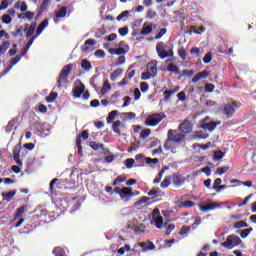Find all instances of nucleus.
<instances>
[{"mask_svg": "<svg viewBox=\"0 0 256 256\" xmlns=\"http://www.w3.org/2000/svg\"><path fill=\"white\" fill-rule=\"evenodd\" d=\"M30 129L38 137H49L51 135V125L47 122L35 121L30 125Z\"/></svg>", "mask_w": 256, "mask_h": 256, "instance_id": "f257e3e1", "label": "nucleus"}, {"mask_svg": "<svg viewBox=\"0 0 256 256\" xmlns=\"http://www.w3.org/2000/svg\"><path fill=\"white\" fill-rule=\"evenodd\" d=\"M185 139V134L179 132V130H168L167 140L164 144V149L169 151L171 149V143H181Z\"/></svg>", "mask_w": 256, "mask_h": 256, "instance_id": "f03ea898", "label": "nucleus"}, {"mask_svg": "<svg viewBox=\"0 0 256 256\" xmlns=\"http://www.w3.org/2000/svg\"><path fill=\"white\" fill-rule=\"evenodd\" d=\"M156 53L161 59H167V57H173V44L167 46L164 42H158L156 44Z\"/></svg>", "mask_w": 256, "mask_h": 256, "instance_id": "7ed1b4c3", "label": "nucleus"}, {"mask_svg": "<svg viewBox=\"0 0 256 256\" xmlns=\"http://www.w3.org/2000/svg\"><path fill=\"white\" fill-rule=\"evenodd\" d=\"M166 118H167V115H165V113L163 112L154 113V114H151L148 117V119H146L145 125L147 127H157V125H159V123H161L162 120Z\"/></svg>", "mask_w": 256, "mask_h": 256, "instance_id": "20e7f679", "label": "nucleus"}, {"mask_svg": "<svg viewBox=\"0 0 256 256\" xmlns=\"http://www.w3.org/2000/svg\"><path fill=\"white\" fill-rule=\"evenodd\" d=\"M235 107H237V102H234L233 104H224L219 107V111L225 115L226 119H231L233 113H235Z\"/></svg>", "mask_w": 256, "mask_h": 256, "instance_id": "39448f33", "label": "nucleus"}, {"mask_svg": "<svg viewBox=\"0 0 256 256\" xmlns=\"http://www.w3.org/2000/svg\"><path fill=\"white\" fill-rule=\"evenodd\" d=\"M178 130L180 133H183L185 137H187V135L193 131V124L189 119H185L182 123L179 124Z\"/></svg>", "mask_w": 256, "mask_h": 256, "instance_id": "423d86ee", "label": "nucleus"}, {"mask_svg": "<svg viewBox=\"0 0 256 256\" xmlns=\"http://www.w3.org/2000/svg\"><path fill=\"white\" fill-rule=\"evenodd\" d=\"M221 204L217 202H211L209 199L206 200L205 205H198V208H200V211L202 212H210L215 211L217 208H220Z\"/></svg>", "mask_w": 256, "mask_h": 256, "instance_id": "0eeeda50", "label": "nucleus"}, {"mask_svg": "<svg viewBox=\"0 0 256 256\" xmlns=\"http://www.w3.org/2000/svg\"><path fill=\"white\" fill-rule=\"evenodd\" d=\"M76 83H78V85L73 87L72 95L75 99H79L81 95L85 93V84H83L81 80H77Z\"/></svg>", "mask_w": 256, "mask_h": 256, "instance_id": "6e6552de", "label": "nucleus"}, {"mask_svg": "<svg viewBox=\"0 0 256 256\" xmlns=\"http://www.w3.org/2000/svg\"><path fill=\"white\" fill-rule=\"evenodd\" d=\"M21 157V143L17 144L13 148V159L19 167H23V161L20 159Z\"/></svg>", "mask_w": 256, "mask_h": 256, "instance_id": "1a4fd4ad", "label": "nucleus"}, {"mask_svg": "<svg viewBox=\"0 0 256 256\" xmlns=\"http://www.w3.org/2000/svg\"><path fill=\"white\" fill-rule=\"evenodd\" d=\"M141 247L142 252H147V251H153L155 250V245L152 241L148 240L146 242H140L138 244H135V248Z\"/></svg>", "mask_w": 256, "mask_h": 256, "instance_id": "9d476101", "label": "nucleus"}, {"mask_svg": "<svg viewBox=\"0 0 256 256\" xmlns=\"http://www.w3.org/2000/svg\"><path fill=\"white\" fill-rule=\"evenodd\" d=\"M47 27H49V19H45L39 24L35 36L32 37H35V39H37V37H39V35H41V33H43V31H45Z\"/></svg>", "mask_w": 256, "mask_h": 256, "instance_id": "9b49d317", "label": "nucleus"}, {"mask_svg": "<svg viewBox=\"0 0 256 256\" xmlns=\"http://www.w3.org/2000/svg\"><path fill=\"white\" fill-rule=\"evenodd\" d=\"M185 183V178L181 174H173L172 175V184L175 187H181Z\"/></svg>", "mask_w": 256, "mask_h": 256, "instance_id": "f8f14e48", "label": "nucleus"}, {"mask_svg": "<svg viewBox=\"0 0 256 256\" xmlns=\"http://www.w3.org/2000/svg\"><path fill=\"white\" fill-rule=\"evenodd\" d=\"M153 33V23L145 22L140 31V35H149Z\"/></svg>", "mask_w": 256, "mask_h": 256, "instance_id": "ddd939ff", "label": "nucleus"}, {"mask_svg": "<svg viewBox=\"0 0 256 256\" xmlns=\"http://www.w3.org/2000/svg\"><path fill=\"white\" fill-rule=\"evenodd\" d=\"M181 202L180 204L178 205L180 208H186V209H189V208H193L196 204H194L193 201L191 200H188L186 198H181Z\"/></svg>", "mask_w": 256, "mask_h": 256, "instance_id": "4468645a", "label": "nucleus"}, {"mask_svg": "<svg viewBox=\"0 0 256 256\" xmlns=\"http://www.w3.org/2000/svg\"><path fill=\"white\" fill-rule=\"evenodd\" d=\"M164 71H168L169 73H174V75H179L181 71L179 70V66L171 63L167 66Z\"/></svg>", "mask_w": 256, "mask_h": 256, "instance_id": "2eb2a0df", "label": "nucleus"}, {"mask_svg": "<svg viewBox=\"0 0 256 256\" xmlns=\"http://www.w3.org/2000/svg\"><path fill=\"white\" fill-rule=\"evenodd\" d=\"M63 83H69V76H63L62 74H59L57 80V88L61 89V87H63Z\"/></svg>", "mask_w": 256, "mask_h": 256, "instance_id": "dca6fc26", "label": "nucleus"}, {"mask_svg": "<svg viewBox=\"0 0 256 256\" xmlns=\"http://www.w3.org/2000/svg\"><path fill=\"white\" fill-rule=\"evenodd\" d=\"M73 71V64H67L63 67V69L60 72V75H63L65 77H69V73Z\"/></svg>", "mask_w": 256, "mask_h": 256, "instance_id": "f3484780", "label": "nucleus"}, {"mask_svg": "<svg viewBox=\"0 0 256 256\" xmlns=\"http://www.w3.org/2000/svg\"><path fill=\"white\" fill-rule=\"evenodd\" d=\"M56 19H61L67 17V7H61L58 11L55 12Z\"/></svg>", "mask_w": 256, "mask_h": 256, "instance_id": "a211bd4d", "label": "nucleus"}, {"mask_svg": "<svg viewBox=\"0 0 256 256\" xmlns=\"http://www.w3.org/2000/svg\"><path fill=\"white\" fill-rule=\"evenodd\" d=\"M84 202L83 198H73L71 201V205L74 207V211L79 210L81 207V203Z\"/></svg>", "mask_w": 256, "mask_h": 256, "instance_id": "6ab92c4d", "label": "nucleus"}, {"mask_svg": "<svg viewBox=\"0 0 256 256\" xmlns=\"http://www.w3.org/2000/svg\"><path fill=\"white\" fill-rule=\"evenodd\" d=\"M80 65L84 71H91V69H93V65H91V62L87 59H82Z\"/></svg>", "mask_w": 256, "mask_h": 256, "instance_id": "aec40b11", "label": "nucleus"}, {"mask_svg": "<svg viewBox=\"0 0 256 256\" xmlns=\"http://www.w3.org/2000/svg\"><path fill=\"white\" fill-rule=\"evenodd\" d=\"M34 42H35V37L30 38L29 41L27 42L25 48L23 49V51L20 53V55L25 57L26 53L29 52V49H31V45H33Z\"/></svg>", "mask_w": 256, "mask_h": 256, "instance_id": "412c9836", "label": "nucleus"}, {"mask_svg": "<svg viewBox=\"0 0 256 256\" xmlns=\"http://www.w3.org/2000/svg\"><path fill=\"white\" fill-rule=\"evenodd\" d=\"M15 9H20V11L22 13H25V11H27L28 9V6H27V2L25 1H22V2H16L15 5H14Z\"/></svg>", "mask_w": 256, "mask_h": 256, "instance_id": "4be33fe9", "label": "nucleus"}, {"mask_svg": "<svg viewBox=\"0 0 256 256\" xmlns=\"http://www.w3.org/2000/svg\"><path fill=\"white\" fill-rule=\"evenodd\" d=\"M127 53H129V45H125V48L123 47H119L115 49V55H127Z\"/></svg>", "mask_w": 256, "mask_h": 256, "instance_id": "5701e85b", "label": "nucleus"}, {"mask_svg": "<svg viewBox=\"0 0 256 256\" xmlns=\"http://www.w3.org/2000/svg\"><path fill=\"white\" fill-rule=\"evenodd\" d=\"M16 123H17V119L13 118L12 120H10L5 128L6 133H11V131L15 129Z\"/></svg>", "mask_w": 256, "mask_h": 256, "instance_id": "b1692460", "label": "nucleus"}, {"mask_svg": "<svg viewBox=\"0 0 256 256\" xmlns=\"http://www.w3.org/2000/svg\"><path fill=\"white\" fill-rule=\"evenodd\" d=\"M28 209L27 205L21 206L20 208H17L16 214H14V219H18L22 216L23 213H25Z\"/></svg>", "mask_w": 256, "mask_h": 256, "instance_id": "393cba45", "label": "nucleus"}, {"mask_svg": "<svg viewBox=\"0 0 256 256\" xmlns=\"http://www.w3.org/2000/svg\"><path fill=\"white\" fill-rule=\"evenodd\" d=\"M11 47V42L5 41L2 45H0V55H5L7 53V49Z\"/></svg>", "mask_w": 256, "mask_h": 256, "instance_id": "a878e982", "label": "nucleus"}, {"mask_svg": "<svg viewBox=\"0 0 256 256\" xmlns=\"http://www.w3.org/2000/svg\"><path fill=\"white\" fill-rule=\"evenodd\" d=\"M224 157H225V152L221 150L214 151L213 161H221V159H223Z\"/></svg>", "mask_w": 256, "mask_h": 256, "instance_id": "bb28decb", "label": "nucleus"}, {"mask_svg": "<svg viewBox=\"0 0 256 256\" xmlns=\"http://www.w3.org/2000/svg\"><path fill=\"white\" fill-rule=\"evenodd\" d=\"M117 115H119V111L118 110H113L111 112H109L108 117H107V123H113V121H115V117H117Z\"/></svg>", "mask_w": 256, "mask_h": 256, "instance_id": "cd10ccee", "label": "nucleus"}, {"mask_svg": "<svg viewBox=\"0 0 256 256\" xmlns=\"http://www.w3.org/2000/svg\"><path fill=\"white\" fill-rule=\"evenodd\" d=\"M119 127H121V121L117 120L113 123L112 129H113L114 133H116L118 135V137H120V135H121V130L119 129Z\"/></svg>", "mask_w": 256, "mask_h": 256, "instance_id": "c85d7f7f", "label": "nucleus"}, {"mask_svg": "<svg viewBox=\"0 0 256 256\" xmlns=\"http://www.w3.org/2000/svg\"><path fill=\"white\" fill-rule=\"evenodd\" d=\"M221 125V121H210L208 122V131L213 132L217 129V126Z\"/></svg>", "mask_w": 256, "mask_h": 256, "instance_id": "c756f323", "label": "nucleus"}, {"mask_svg": "<svg viewBox=\"0 0 256 256\" xmlns=\"http://www.w3.org/2000/svg\"><path fill=\"white\" fill-rule=\"evenodd\" d=\"M123 74V69H116L111 75H110V80L111 81H116L117 77H121Z\"/></svg>", "mask_w": 256, "mask_h": 256, "instance_id": "7c9ffc66", "label": "nucleus"}, {"mask_svg": "<svg viewBox=\"0 0 256 256\" xmlns=\"http://www.w3.org/2000/svg\"><path fill=\"white\" fill-rule=\"evenodd\" d=\"M24 32L26 33V38L31 39V37H33V33H35V30L29 28V24H25Z\"/></svg>", "mask_w": 256, "mask_h": 256, "instance_id": "2f4dec72", "label": "nucleus"}, {"mask_svg": "<svg viewBox=\"0 0 256 256\" xmlns=\"http://www.w3.org/2000/svg\"><path fill=\"white\" fill-rule=\"evenodd\" d=\"M171 185V176H166L164 180L161 182L160 187L162 189H167Z\"/></svg>", "mask_w": 256, "mask_h": 256, "instance_id": "473e14b6", "label": "nucleus"}, {"mask_svg": "<svg viewBox=\"0 0 256 256\" xmlns=\"http://www.w3.org/2000/svg\"><path fill=\"white\" fill-rule=\"evenodd\" d=\"M108 91H111V84L109 82H104L103 87L100 90L101 95H106Z\"/></svg>", "mask_w": 256, "mask_h": 256, "instance_id": "72a5a7b5", "label": "nucleus"}, {"mask_svg": "<svg viewBox=\"0 0 256 256\" xmlns=\"http://www.w3.org/2000/svg\"><path fill=\"white\" fill-rule=\"evenodd\" d=\"M154 223H155V226L158 228V229H162L163 227V217L161 215L159 216H156L154 218Z\"/></svg>", "mask_w": 256, "mask_h": 256, "instance_id": "f704fd0d", "label": "nucleus"}, {"mask_svg": "<svg viewBox=\"0 0 256 256\" xmlns=\"http://www.w3.org/2000/svg\"><path fill=\"white\" fill-rule=\"evenodd\" d=\"M251 232H253V228H252V227H250V228H248V229H243V230L240 232V237H241L242 239H246V238L250 235Z\"/></svg>", "mask_w": 256, "mask_h": 256, "instance_id": "c9c22d12", "label": "nucleus"}, {"mask_svg": "<svg viewBox=\"0 0 256 256\" xmlns=\"http://www.w3.org/2000/svg\"><path fill=\"white\" fill-rule=\"evenodd\" d=\"M121 200L127 202L134 196V193H119Z\"/></svg>", "mask_w": 256, "mask_h": 256, "instance_id": "e433bc0d", "label": "nucleus"}, {"mask_svg": "<svg viewBox=\"0 0 256 256\" xmlns=\"http://www.w3.org/2000/svg\"><path fill=\"white\" fill-rule=\"evenodd\" d=\"M233 227L234 229H240V228L249 227V224L245 221H239V222H235Z\"/></svg>", "mask_w": 256, "mask_h": 256, "instance_id": "4c0bfd02", "label": "nucleus"}, {"mask_svg": "<svg viewBox=\"0 0 256 256\" xmlns=\"http://www.w3.org/2000/svg\"><path fill=\"white\" fill-rule=\"evenodd\" d=\"M124 165L126 166L127 169H133V165H135V159L133 158H128L124 161Z\"/></svg>", "mask_w": 256, "mask_h": 256, "instance_id": "58836bf2", "label": "nucleus"}, {"mask_svg": "<svg viewBox=\"0 0 256 256\" xmlns=\"http://www.w3.org/2000/svg\"><path fill=\"white\" fill-rule=\"evenodd\" d=\"M89 145L93 151H99V149H103V144H99L95 141H91Z\"/></svg>", "mask_w": 256, "mask_h": 256, "instance_id": "ea45409f", "label": "nucleus"}, {"mask_svg": "<svg viewBox=\"0 0 256 256\" xmlns=\"http://www.w3.org/2000/svg\"><path fill=\"white\" fill-rule=\"evenodd\" d=\"M205 93H213L215 91V84L206 83L204 86Z\"/></svg>", "mask_w": 256, "mask_h": 256, "instance_id": "a19ab883", "label": "nucleus"}, {"mask_svg": "<svg viewBox=\"0 0 256 256\" xmlns=\"http://www.w3.org/2000/svg\"><path fill=\"white\" fill-rule=\"evenodd\" d=\"M57 181H59V179H57V178H54L51 180V182L49 184L50 193H57V191H55V185H57Z\"/></svg>", "mask_w": 256, "mask_h": 256, "instance_id": "79ce46f5", "label": "nucleus"}, {"mask_svg": "<svg viewBox=\"0 0 256 256\" xmlns=\"http://www.w3.org/2000/svg\"><path fill=\"white\" fill-rule=\"evenodd\" d=\"M150 198L142 197L136 202V206L145 207Z\"/></svg>", "mask_w": 256, "mask_h": 256, "instance_id": "37998d69", "label": "nucleus"}, {"mask_svg": "<svg viewBox=\"0 0 256 256\" xmlns=\"http://www.w3.org/2000/svg\"><path fill=\"white\" fill-rule=\"evenodd\" d=\"M149 135H151V129H149V128L143 129L140 132V139H147V137H149Z\"/></svg>", "mask_w": 256, "mask_h": 256, "instance_id": "c03bdc74", "label": "nucleus"}, {"mask_svg": "<svg viewBox=\"0 0 256 256\" xmlns=\"http://www.w3.org/2000/svg\"><path fill=\"white\" fill-rule=\"evenodd\" d=\"M59 94L57 92H51L46 98L47 103H53L57 99Z\"/></svg>", "mask_w": 256, "mask_h": 256, "instance_id": "a18cd8bd", "label": "nucleus"}, {"mask_svg": "<svg viewBox=\"0 0 256 256\" xmlns=\"http://www.w3.org/2000/svg\"><path fill=\"white\" fill-rule=\"evenodd\" d=\"M76 147L78 149V155H80V157H83V146H81V138L76 139Z\"/></svg>", "mask_w": 256, "mask_h": 256, "instance_id": "49530a36", "label": "nucleus"}, {"mask_svg": "<svg viewBox=\"0 0 256 256\" xmlns=\"http://www.w3.org/2000/svg\"><path fill=\"white\" fill-rule=\"evenodd\" d=\"M221 245H222L223 247H225V248H228V247H230L231 245H233L232 236L229 235L228 237H226L225 242H223Z\"/></svg>", "mask_w": 256, "mask_h": 256, "instance_id": "de8ad7c7", "label": "nucleus"}, {"mask_svg": "<svg viewBox=\"0 0 256 256\" xmlns=\"http://www.w3.org/2000/svg\"><path fill=\"white\" fill-rule=\"evenodd\" d=\"M13 21V18L9 14L2 15V23L9 25Z\"/></svg>", "mask_w": 256, "mask_h": 256, "instance_id": "09e8293b", "label": "nucleus"}, {"mask_svg": "<svg viewBox=\"0 0 256 256\" xmlns=\"http://www.w3.org/2000/svg\"><path fill=\"white\" fill-rule=\"evenodd\" d=\"M145 162L147 165H157V163H159V159L147 157V158H145Z\"/></svg>", "mask_w": 256, "mask_h": 256, "instance_id": "8fccbe9b", "label": "nucleus"}, {"mask_svg": "<svg viewBox=\"0 0 256 256\" xmlns=\"http://www.w3.org/2000/svg\"><path fill=\"white\" fill-rule=\"evenodd\" d=\"M53 254L55 256H65V250L60 247H56L53 249Z\"/></svg>", "mask_w": 256, "mask_h": 256, "instance_id": "3c124183", "label": "nucleus"}, {"mask_svg": "<svg viewBox=\"0 0 256 256\" xmlns=\"http://www.w3.org/2000/svg\"><path fill=\"white\" fill-rule=\"evenodd\" d=\"M21 59H23V55L20 53L18 55H16L11 61V66H15L17 65V63H19V61H21Z\"/></svg>", "mask_w": 256, "mask_h": 256, "instance_id": "603ef678", "label": "nucleus"}, {"mask_svg": "<svg viewBox=\"0 0 256 256\" xmlns=\"http://www.w3.org/2000/svg\"><path fill=\"white\" fill-rule=\"evenodd\" d=\"M112 193H133L131 188H127V190H122L120 187H115Z\"/></svg>", "mask_w": 256, "mask_h": 256, "instance_id": "864d4df0", "label": "nucleus"}, {"mask_svg": "<svg viewBox=\"0 0 256 256\" xmlns=\"http://www.w3.org/2000/svg\"><path fill=\"white\" fill-rule=\"evenodd\" d=\"M163 95H164V101H169V99H171V95H175V91L165 90L163 92Z\"/></svg>", "mask_w": 256, "mask_h": 256, "instance_id": "5fc2aeb1", "label": "nucleus"}, {"mask_svg": "<svg viewBox=\"0 0 256 256\" xmlns=\"http://www.w3.org/2000/svg\"><path fill=\"white\" fill-rule=\"evenodd\" d=\"M231 236H232L233 246H238L243 244V240H241L238 236L236 235H231Z\"/></svg>", "mask_w": 256, "mask_h": 256, "instance_id": "6e6d98bb", "label": "nucleus"}, {"mask_svg": "<svg viewBox=\"0 0 256 256\" xmlns=\"http://www.w3.org/2000/svg\"><path fill=\"white\" fill-rule=\"evenodd\" d=\"M221 183H223V180H221V178H216L214 180V184H213V187H212L213 191H217L219 189V187H221L220 186Z\"/></svg>", "mask_w": 256, "mask_h": 256, "instance_id": "4d7b16f0", "label": "nucleus"}, {"mask_svg": "<svg viewBox=\"0 0 256 256\" xmlns=\"http://www.w3.org/2000/svg\"><path fill=\"white\" fill-rule=\"evenodd\" d=\"M229 171V166L219 167L216 169L217 175H224V173H227Z\"/></svg>", "mask_w": 256, "mask_h": 256, "instance_id": "13d9d810", "label": "nucleus"}, {"mask_svg": "<svg viewBox=\"0 0 256 256\" xmlns=\"http://www.w3.org/2000/svg\"><path fill=\"white\" fill-rule=\"evenodd\" d=\"M95 57H97L98 59H105V51L98 49L94 52Z\"/></svg>", "mask_w": 256, "mask_h": 256, "instance_id": "bf43d9fd", "label": "nucleus"}, {"mask_svg": "<svg viewBox=\"0 0 256 256\" xmlns=\"http://www.w3.org/2000/svg\"><path fill=\"white\" fill-rule=\"evenodd\" d=\"M178 55L180 58L183 59V61H185V59H187V52L185 51V48H183V47L179 48Z\"/></svg>", "mask_w": 256, "mask_h": 256, "instance_id": "052dcab7", "label": "nucleus"}, {"mask_svg": "<svg viewBox=\"0 0 256 256\" xmlns=\"http://www.w3.org/2000/svg\"><path fill=\"white\" fill-rule=\"evenodd\" d=\"M118 33L121 37H125L129 33V28L127 26L119 28Z\"/></svg>", "mask_w": 256, "mask_h": 256, "instance_id": "680f3d73", "label": "nucleus"}, {"mask_svg": "<svg viewBox=\"0 0 256 256\" xmlns=\"http://www.w3.org/2000/svg\"><path fill=\"white\" fill-rule=\"evenodd\" d=\"M15 193H3V200L10 202L12 200V198L14 197Z\"/></svg>", "mask_w": 256, "mask_h": 256, "instance_id": "e2e57ef3", "label": "nucleus"}, {"mask_svg": "<svg viewBox=\"0 0 256 256\" xmlns=\"http://www.w3.org/2000/svg\"><path fill=\"white\" fill-rule=\"evenodd\" d=\"M140 91H142L143 93H147L149 91V84H147V82H141Z\"/></svg>", "mask_w": 256, "mask_h": 256, "instance_id": "0e129e2a", "label": "nucleus"}, {"mask_svg": "<svg viewBox=\"0 0 256 256\" xmlns=\"http://www.w3.org/2000/svg\"><path fill=\"white\" fill-rule=\"evenodd\" d=\"M165 33H167V28L160 29V31L155 35L154 39H156V40L161 39V37H163V35H165Z\"/></svg>", "mask_w": 256, "mask_h": 256, "instance_id": "69168bd1", "label": "nucleus"}, {"mask_svg": "<svg viewBox=\"0 0 256 256\" xmlns=\"http://www.w3.org/2000/svg\"><path fill=\"white\" fill-rule=\"evenodd\" d=\"M212 60H213V54L211 52L206 53L203 58V62L207 64Z\"/></svg>", "mask_w": 256, "mask_h": 256, "instance_id": "338daca9", "label": "nucleus"}, {"mask_svg": "<svg viewBox=\"0 0 256 256\" xmlns=\"http://www.w3.org/2000/svg\"><path fill=\"white\" fill-rule=\"evenodd\" d=\"M115 39H117V35L115 33H111L109 36H105L104 37V41H115Z\"/></svg>", "mask_w": 256, "mask_h": 256, "instance_id": "774afa93", "label": "nucleus"}]
</instances>
